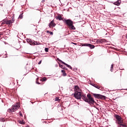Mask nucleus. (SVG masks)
I'll list each match as a JSON object with an SVG mask.
<instances>
[{
	"label": "nucleus",
	"instance_id": "4c0bfd02",
	"mask_svg": "<svg viewBox=\"0 0 127 127\" xmlns=\"http://www.w3.org/2000/svg\"><path fill=\"white\" fill-rule=\"evenodd\" d=\"M126 37H127V36H126Z\"/></svg>",
	"mask_w": 127,
	"mask_h": 127
},
{
	"label": "nucleus",
	"instance_id": "393cba45",
	"mask_svg": "<svg viewBox=\"0 0 127 127\" xmlns=\"http://www.w3.org/2000/svg\"><path fill=\"white\" fill-rule=\"evenodd\" d=\"M75 90H78V89H79V87L78 86H75Z\"/></svg>",
	"mask_w": 127,
	"mask_h": 127
},
{
	"label": "nucleus",
	"instance_id": "2f4dec72",
	"mask_svg": "<svg viewBox=\"0 0 127 127\" xmlns=\"http://www.w3.org/2000/svg\"><path fill=\"white\" fill-rule=\"evenodd\" d=\"M72 44H74V45H77V44L76 43H72Z\"/></svg>",
	"mask_w": 127,
	"mask_h": 127
},
{
	"label": "nucleus",
	"instance_id": "7ed1b4c3",
	"mask_svg": "<svg viewBox=\"0 0 127 127\" xmlns=\"http://www.w3.org/2000/svg\"><path fill=\"white\" fill-rule=\"evenodd\" d=\"M115 118L116 119V124H123L124 123V120H123V118L122 117L119 115H115Z\"/></svg>",
	"mask_w": 127,
	"mask_h": 127
},
{
	"label": "nucleus",
	"instance_id": "1a4fd4ad",
	"mask_svg": "<svg viewBox=\"0 0 127 127\" xmlns=\"http://www.w3.org/2000/svg\"><path fill=\"white\" fill-rule=\"evenodd\" d=\"M56 26V24L54 23V20H53L50 23H49V27H55Z\"/></svg>",
	"mask_w": 127,
	"mask_h": 127
},
{
	"label": "nucleus",
	"instance_id": "c9c22d12",
	"mask_svg": "<svg viewBox=\"0 0 127 127\" xmlns=\"http://www.w3.org/2000/svg\"><path fill=\"white\" fill-rule=\"evenodd\" d=\"M44 81H46V78L43 79Z\"/></svg>",
	"mask_w": 127,
	"mask_h": 127
},
{
	"label": "nucleus",
	"instance_id": "cd10ccee",
	"mask_svg": "<svg viewBox=\"0 0 127 127\" xmlns=\"http://www.w3.org/2000/svg\"><path fill=\"white\" fill-rule=\"evenodd\" d=\"M50 34H51V35H53V32H50Z\"/></svg>",
	"mask_w": 127,
	"mask_h": 127
},
{
	"label": "nucleus",
	"instance_id": "a878e982",
	"mask_svg": "<svg viewBox=\"0 0 127 127\" xmlns=\"http://www.w3.org/2000/svg\"><path fill=\"white\" fill-rule=\"evenodd\" d=\"M58 100H59V98H58V97H56L55 99V102H56V101H58Z\"/></svg>",
	"mask_w": 127,
	"mask_h": 127
},
{
	"label": "nucleus",
	"instance_id": "bb28decb",
	"mask_svg": "<svg viewBox=\"0 0 127 127\" xmlns=\"http://www.w3.org/2000/svg\"><path fill=\"white\" fill-rule=\"evenodd\" d=\"M19 116L22 117V113H21V112H19Z\"/></svg>",
	"mask_w": 127,
	"mask_h": 127
},
{
	"label": "nucleus",
	"instance_id": "f704fd0d",
	"mask_svg": "<svg viewBox=\"0 0 127 127\" xmlns=\"http://www.w3.org/2000/svg\"><path fill=\"white\" fill-rule=\"evenodd\" d=\"M44 1H45V0H43L42 1V2H44Z\"/></svg>",
	"mask_w": 127,
	"mask_h": 127
},
{
	"label": "nucleus",
	"instance_id": "dca6fc26",
	"mask_svg": "<svg viewBox=\"0 0 127 127\" xmlns=\"http://www.w3.org/2000/svg\"><path fill=\"white\" fill-rule=\"evenodd\" d=\"M61 72H62V73H63V76H66V72H65V70H62Z\"/></svg>",
	"mask_w": 127,
	"mask_h": 127
},
{
	"label": "nucleus",
	"instance_id": "c756f323",
	"mask_svg": "<svg viewBox=\"0 0 127 127\" xmlns=\"http://www.w3.org/2000/svg\"><path fill=\"white\" fill-rule=\"evenodd\" d=\"M36 83L38 84V85H40V83H39V82L37 81V80L36 81Z\"/></svg>",
	"mask_w": 127,
	"mask_h": 127
},
{
	"label": "nucleus",
	"instance_id": "e433bc0d",
	"mask_svg": "<svg viewBox=\"0 0 127 127\" xmlns=\"http://www.w3.org/2000/svg\"><path fill=\"white\" fill-rule=\"evenodd\" d=\"M0 35H2V34H0Z\"/></svg>",
	"mask_w": 127,
	"mask_h": 127
},
{
	"label": "nucleus",
	"instance_id": "ddd939ff",
	"mask_svg": "<svg viewBox=\"0 0 127 127\" xmlns=\"http://www.w3.org/2000/svg\"><path fill=\"white\" fill-rule=\"evenodd\" d=\"M13 21H14V20H9L6 21V24H11V23H13Z\"/></svg>",
	"mask_w": 127,
	"mask_h": 127
},
{
	"label": "nucleus",
	"instance_id": "6ab92c4d",
	"mask_svg": "<svg viewBox=\"0 0 127 127\" xmlns=\"http://www.w3.org/2000/svg\"><path fill=\"white\" fill-rule=\"evenodd\" d=\"M113 69H114V64H112L111 66V69H110V71L111 72H113Z\"/></svg>",
	"mask_w": 127,
	"mask_h": 127
},
{
	"label": "nucleus",
	"instance_id": "b1692460",
	"mask_svg": "<svg viewBox=\"0 0 127 127\" xmlns=\"http://www.w3.org/2000/svg\"><path fill=\"white\" fill-rule=\"evenodd\" d=\"M23 18V16H22V14H20L19 16V18H20V19H22Z\"/></svg>",
	"mask_w": 127,
	"mask_h": 127
},
{
	"label": "nucleus",
	"instance_id": "473e14b6",
	"mask_svg": "<svg viewBox=\"0 0 127 127\" xmlns=\"http://www.w3.org/2000/svg\"><path fill=\"white\" fill-rule=\"evenodd\" d=\"M2 122H4V119H2Z\"/></svg>",
	"mask_w": 127,
	"mask_h": 127
},
{
	"label": "nucleus",
	"instance_id": "f03ea898",
	"mask_svg": "<svg viewBox=\"0 0 127 127\" xmlns=\"http://www.w3.org/2000/svg\"><path fill=\"white\" fill-rule=\"evenodd\" d=\"M82 95V92L78 91V90H76L74 92V96L75 99L77 100H81V97Z\"/></svg>",
	"mask_w": 127,
	"mask_h": 127
},
{
	"label": "nucleus",
	"instance_id": "423d86ee",
	"mask_svg": "<svg viewBox=\"0 0 127 127\" xmlns=\"http://www.w3.org/2000/svg\"><path fill=\"white\" fill-rule=\"evenodd\" d=\"M19 109V106L17 105H13L11 109L10 110L11 112H15L17 110Z\"/></svg>",
	"mask_w": 127,
	"mask_h": 127
},
{
	"label": "nucleus",
	"instance_id": "6e6552de",
	"mask_svg": "<svg viewBox=\"0 0 127 127\" xmlns=\"http://www.w3.org/2000/svg\"><path fill=\"white\" fill-rule=\"evenodd\" d=\"M57 60H58V61H59L60 62H61L63 64H64V65H66L67 68H69V69H72V68L71 67V66H70V65L65 63L64 62L61 61L60 59H57Z\"/></svg>",
	"mask_w": 127,
	"mask_h": 127
},
{
	"label": "nucleus",
	"instance_id": "a211bd4d",
	"mask_svg": "<svg viewBox=\"0 0 127 127\" xmlns=\"http://www.w3.org/2000/svg\"><path fill=\"white\" fill-rule=\"evenodd\" d=\"M32 45H38V43H37V42H35V41H33Z\"/></svg>",
	"mask_w": 127,
	"mask_h": 127
},
{
	"label": "nucleus",
	"instance_id": "39448f33",
	"mask_svg": "<svg viewBox=\"0 0 127 127\" xmlns=\"http://www.w3.org/2000/svg\"><path fill=\"white\" fill-rule=\"evenodd\" d=\"M93 96L96 99H102V100L106 99V96L99 94L94 93Z\"/></svg>",
	"mask_w": 127,
	"mask_h": 127
},
{
	"label": "nucleus",
	"instance_id": "9d476101",
	"mask_svg": "<svg viewBox=\"0 0 127 127\" xmlns=\"http://www.w3.org/2000/svg\"><path fill=\"white\" fill-rule=\"evenodd\" d=\"M122 2V0H118L116 2H114L113 4H114L115 5H120L121 4V3Z\"/></svg>",
	"mask_w": 127,
	"mask_h": 127
},
{
	"label": "nucleus",
	"instance_id": "412c9836",
	"mask_svg": "<svg viewBox=\"0 0 127 127\" xmlns=\"http://www.w3.org/2000/svg\"><path fill=\"white\" fill-rule=\"evenodd\" d=\"M19 124H20L21 125H24V122H23V121H20L19 122Z\"/></svg>",
	"mask_w": 127,
	"mask_h": 127
},
{
	"label": "nucleus",
	"instance_id": "f8f14e48",
	"mask_svg": "<svg viewBox=\"0 0 127 127\" xmlns=\"http://www.w3.org/2000/svg\"><path fill=\"white\" fill-rule=\"evenodd\" d=\"M81 99H83V101H84V102H86V101L87 100V96H86L85 95L81 94Z\"/></svg>",
	"mask_w": 127,
	"mask_h": 127
},
{
	"label": "nucleus",
	"instance_id": "9b49d317",
	"mask_svg": "<svg viewBox=\"0 0 127 127\" xmlns=\"http://www.w3.org/2000/svg\"><path fill=\"white\" fill-rule=\"evenodd\" d=\"M55 17L58 20H63V21L64 20L63 18H62V16H61V15H60L56 16Z\"/></svg>",
	"mask_w": 127,
	"mask_h": 127
},
{
	"label": "nucleus",
	"instance_id": "f257e3e1",
	"mask_svg": "<svg viewBox=\"0 0 127 127\" xmlns=\"http://www.w3.org/2000/svg\"><path fill=\"white\" fill-rule=\"evenodd\" d=\"M87 99L86 100V103H88V104H89L90 105H94L95 104V100H94V98L92 97V95L90 94H88L87 95Z\"/></svg>",
	"mask_w": 127,
	"mask_h": 127
},
{
	"label": "nucleus",
	"instance_id": "7c9ffc66",
	"mask_svg": "<svg viewBox=\"0 0 127 127\" xmlns=\"http://www.w3.org/2000/svg\"><path fill=\"white\" fill-rule=\"evenodd\" d=\"M95 88H97V89H100V87L98 86H95Z\"/></svg>",
	"mask_w": 127,
	"mask_h": 127
},
{
	"label": "nucleus",
	"instance_id": "c85d7f7f",
	"mask_svg": "<svg viewBox=\"0 0 127 127\" xmlns=\"http://www.w3.org/2000/svg\"><path fill=\"white\" fill-rule=\"evenodd\" d=\"M41 62H42V61H40L38 63L39 65H40V64H41Z\"/></svg>",
	"mask_w": 127,
	"mask_h": 127
},
{
	"label": "nucleus",
	"instance_id": "0eeeda50",
	"mask_svg": "<svg viewBox=\"0 0 127 127\" xmlns=\"http://www.w3.org/2000/svg\"><path fill=\"white\" fill-rule=\"evenodd\" d=\"M82 46H87V47H90L91 49H94V48H95V46L91 44H83Z\"/></svg>",
	"mask_w": 127,
	"mask_h": 127
},
{
	"label": "nucleus",
	"instance_id": "aec40b11",
	"mask_svg": "<svg viewBox=\"0 0 127 127\" xmlns=\"http://www.w3.org/2000/svg\"><path fill=\"white\" fill-rule=\"evenodd\" d=\"M120 127H127V126H126V125H124V124L121 123L120 124Z\"/></svg>",
	"mask_w": 127,
	"mask_h": 127
},
{
	"label": "nucleus",
	"instance_id": "f3484780",
	"mask_svg": "<svg viewBox=\"0 0 127 127\" xmlns=\"http://www.w3.org/2000/svg\"><path fill=\"white\" fill-rule=\"evenodd\" d=\"M59 66L60 67V68H62V69H66L65 66L62 64H59Z\"/></svg>",
	"mask_w": 127,
	"mask_h": 127
},
{
	"label": "nucleus",
	"instance_id": "72a5a7b5",
	"mask_svg": "<svg viewBox=\"0 0 127 127\" xmlns=\"http://www.w3.org/2000/svg\"><path fill=\"white\" fill-rule=\"evenodd\" d=\"M47 33H50V31H47Z\"/></svg>",
	"mask_w": 127,
	"mask_h": 127
},
{
	"label": "nucleus",
	"instance_id": "4be33fe9",
	"mask_svg": "<svg viewBox=\"0 0 127 127\" xmlns=\"http://www.w3.org/2000/svg\"><path fill=\"white\" fill-rule=\"evenodd\" d=\"M6 21H5L4 20H3L2 21V23H1V24H5V23H6Z\"/></svg>",
	"mask_w": 127,
	"mask_h": 127
},
{
	"label": "nucleus",
	"instance_id": "5701e85b",
	"mask_svg": "<svg viewBox=\"0 0 127 127\" xmlns=\"http://www.w3.org/2000/svg\"><path fill=\"white\" fill-rule=\"evenodd\" d=\"M49 50V49L48 48H45V52H48V51Z\"/></svg>",
	"mask_w": 127,
	"mask_h": 127
},
{
	"label": "nucleus",
	"instance_id": "20e7f679",
	"mask_svg": "<svg viewBox=\"0 0 127 127\" xmlns=\"http://www.w3.org/2000/svg\"><path fill=\"white\" fill-rule=\"evenodd\" d=\"M64 22L68 26V27L71 26L72 24H73V21L72 20L68 19H64L63 20Z\"/></svg>",
	"mask_w": 127,
	"mask_h": 127
},
{
	"label": "nucleus",
	"instance_id": "2eb2a0df",
	"mask_svg": "<svg viewBox=\"0 0 127 127\" xmlns=\"http://www.w3.org/2000/svg\"><path fill=\"white\" fill-rule=\"evenodd\" d=\"M27 42L28 43H31V44H32L33 41L31 40L30 39H27Z\"/></svg>",
	"mask_w": 127,
	"mask_h": 127
},
{
	"label": "nucleus",
	"instance_id": "4468645a",
	"mask_svg": "<svg viewBox=\"0 0 127 127\" xmlns=\"http://www.w3.org/2000/svg\"><path fill=\"white\" fill-rule=\"evenodd\" d=\"M68 28H69V29H72V30H76V28L74 26V25H73V24H72V25L69 26Z\"/></svg>",
	"mask_w": 127,
	"mask_h": 127
}]
</instances>
